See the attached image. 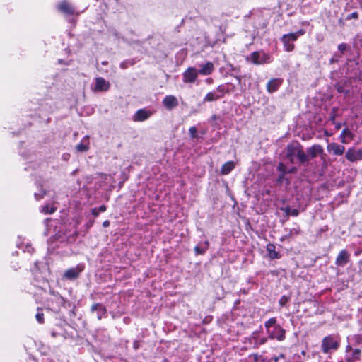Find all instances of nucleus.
<instances>
[{
  "instance_id": "nucleus-21",
  "label": "nucleus",
  "mask_w": 362,
  "mask_h": 362,
  "mask_svg": "<svg viewBox=\"0 0 362 362\" xmlns=\"http://www.w3.org/2000/svg\"><path fill=\"white\" fill-rule=\"evenodd\" d=\"M307 156H308V159L314 158L317 157L319 154L323 153V148L320 145H313L307 149Z\"/></svg>"
},
{
  "instance_id": "nucleus-20",
  "label": "nucleus",
  "mask_w": 362,
  "mask_h": 362,
  "mask_svg": "<svg viewBox=\"0 0 362 362\" xmlns=\"http://www.w3.org/2000/svg\"><path fill=\"white\" fill-rule=\"evenodd\" d=\"M354 137V134L348 128L344 129L339 136L341 142L344 144H348Z\"/></svg>"
},
{
  "instance_id": "nucleus-45",
  "label": "nucleus",
  "mask_w": 362,
  "mask_h": 362,
  "mask_svg": "<svg viewBox=\"0 0 362 362\" xmlns=\"http://www.w3.org/2000/svg\"><path fill=\"white\" fill-rule=\"evenodd\" d=\"M287 171H288V173H294L297 171V168L296 167H293Z\"/></svg>"
},
{
  "instance_id": "nucleus-23",
  "label": "nucleus",
  "mask_w": 362,
  "mask_h": 362,
  "mask_svg": "<svg viewBox=\"0 0 362 362\" xmlns=\"http://www.w3.org/2000/svg\"><path fill=\"white\" fill-rule=\"evenodd\" d=\"M233 88H234L233 86L228 84V83H225V84L219 85L215 90L218 93V94L221 97V98H223V96L226 93H229L230 92H231L233 90Z\"/></svg>"
},
{
  "instance_id": "nucleus-40",
  "label": "nucleus",
  "mask_w": 362,
  "mask_h": 362,
  "mask_svg": "<svg viewBox=\"0 0 362 362\" xmlns=\"http://www.w3.org/2000/svg\"><path fill=\"white\" fill-rule=\"evenodd\" d=\"M284 359L285 355L284 354H280L278 356H274L270 358L271 362H278L279 359Z\"/></svg>"
},
{
  "instance_id": "nucleus-43",
  "label": "nucleus",
  "mask_w": 362,
  "mask_h": 362,
  "mask_svg": "<svg viewBox=\"0 0 362 362\" xmlns=\"http://www.w3.org/2000/svg\"><path fill=\"white\" fill-rule=\"evenodd\" d=\"M347 48V45L346 43H341L338 45V49L343 53Z\"/></svg>"
},
{
  "instance_id": "nucleus-12",
  "label": "nucleus",
  "mask_w": 362,
  "mask_h": 362,
  "mask_svg": "<svg viewBox=\"0 0 362 362\" xmlns=\"http://www.w3.org/2000/svg\"><path fill=\"white\" fill-rule=\"evenodd\" d=\"M152 115V112L146 109L138 110L132 116L134 122H144Z\"/></svg>"
},
{
  "instance_id": "nucleus-37",
  "label": "nucleus",
  "mask_w": 362,
  "mask_h": 362,
  "mask_svg": "<svg viewBox=\"0 0 362 362\" xmlns=\"http://www.w3.org/2000/svg\"><path fill=\"white\" fill-rule=\"evenodd\" d=\"M197 130L195 127H191L189 129V132L190 136L192 138L197 137Z\"/></svg>"
},
{
  "instance_id": "nucleus-10",
  "label": "nucleus",
  "mask_w": 362,
  "mask_h": 362,
  "mask_svg": "<svg viewBox=\"0 0 362 362\" xmlns=\"http://www.w3.org/2000/svg\"><path fill=\"white\" fill-rule=\"evenodd\" d=\"M95 85L92 88L94 92H105L110 88V83L103 77H97L95 79Z\"/></svg>"
},
{
  "instance_id": "nucleus-11",
  "label": "nucleus",
  "mask_w": 362,
  "mask_h": 362,
  "mask_svg": "<svg viewBox=\"0 0 362 362\" xmlns=\"http://www.w3.org/2000/svg\"><path fill=\"white\" fill-rule=\"evenodd\" d=\"M90 311L92 313L97 312V318L98 320L105 318L107 316V308L103 304L99 303L93 304L90 307Z\"/></svg>"
},
{
  "instance_id": "nucleus-4",
  "label": "nucleus",
  "mask_w": 362,
  "mask_h": 362,
  "mask_svg": "<svg viewBox=\"0 0 362 362\" xmlns=\"http://www.w3.org/2000/svg\"><path fill=\"white\" fill-rule=\"evenodd\" d=\"M305 33L304 29H300L297 32L283 35L280 40L283 43L284 50L288 52H292L295 48L293 42Z\"/></svg>"
},
{
  "instance_id": "nucleus-30",
  "label": "nucleus",
  "mask_w": 362,
  "mask_h": 362,
  "mask_svg": "<svg viewBox=\"0 0 362 362\" xmlns=\"http://www.w3.org/2000/svg\"><path fill=\"white\" fill-rule=\"evenodd\" d=\"M347 341H351L354 346H359L362 344V334H355L351 336H349L346 338Z\"/></svg>"
},
{
  "instance_id": "nucleus-34",
  "label": "nucleus",
  "mask_w": 362,
  "mask_h": 362,
  "mask_svg": "<svg viewBox=\"0 0 362 362\" xmlns=\"http://www.w3.org/2000/svg\"><path fill=\"white\" fill-rule=\"evenodd\" d=\"M135 62L134 59H128L122 62L119 66L120 68L124 69L128 68L129 66H133Z\"/></svg>"
},
{
  "instance_id": "nucleus-13",
  "label": "nucleus",
  "mask_w": 362,
  "mask_h": 362,
  "mask_svg": "<svg viewBox=\"0 0 362 362\" xmlns=\"http://www.w3.org/2000/svg\"><path fill=\"white\" fill-rule=\"evenodd\" d=\"M327 148L329 153L334 156H342L345 152L344 146L334 142L329 144Z\"/></svg>"
},
{
  "instance_id": "nucleus-6",
  "label": "nucleus",
  "mask_w": 362,
  "mask_h": 362,
  "mask_svg": "<svg viewBox=\"0 0 362 362\" xmlns=\"http://www.w3.org/2000/svg\"><path fill=\"white\" fill-rule=\"evenodd\" d=\"M259 331H254L252 334L245 339V343L249 344L250 348L258 349L260 346L265 344L268 338L267 337H260Z\"/></svg>"
},
{
  "instance_id": "nucleus-22",
  "label": "nucleus",
  "mask_w": 362,
  "mask_h": 362,
  "mask_svg": "<svg viewBox=\"0 0 362 362\" xmlns=\"http://www.w3.org/2000/svg\"><path fill=\"white\" fill-rule=\"evenodd\" d=\"M200 69L198 70V72L201 75H209L214 70V66L212 62H208L206 64H201Z\"/></svg>"
},
{
  "instance_id": "nucleus-31",
  "label": "nucleus",
  "mask_w": 362,
  "mask_h": 362,
  "mask_svg": "<svg viewBox=\"0 0 362 362\" xmlns=\"http://www.w3.org/2000/svg\"><path fill=\"white\" fill-rule=\"evenodd\" d=\"M57 210V207L54 206V204H46L44 206L41 207L40 211L45 214H51L55 212Z\"/></svg>"
},
{
  "instance_id": "nucleus-2",
  "label": "nucleus",
  "mask_w": 362,
  "mask_h": 362,
  "mask_svg": "<svg viewBox=\"0 0 362 362\" xmlns=\"http://www.w3.org/2000/svg\"><path fill=\"white\" fill-rule=\"evenodd\" d=\"M268 339L282 341L286 339V330L277 323L276 317H271L264 322Z\"/></svg>"
},
{
  "instance_id": "nucleus-35",
  "label": "nucleus",
  "mask_w": 362,
  "mask_h": 362,
  "mask_svg": "<svg viewBox=\"0 0 362 362\" xmlns=\"http://www.w3.org/2000/svg\"><path fill=\"white\" fill-rule=\"evenodd\" d=\"M36 320L40 324L44 323V314L41 308H37V312L35 315Z\"/></svg>"
},
{
  "instance_id": "nucleus-3",
  "label": "nucleus",
  "mask_w": 362,
  "mask_h": 362,
  "mask_svg": "<svg viewBox=\"0 0 362 362\" xmlns=\"http://www.w3.org/2000/svg\"><path fill=\"white\" fill-rule=\"evenodd\" d=\"M341 338L339 334H329L325 337L321 343V350L324 354H331L340 347Z\"/></svg>"
},
{
  "instance_id": "nucleus-41",
  "label": "nucleus",
  "mask_w": 362,
  "mask_h": 362,
  "mask_svg": "<svg viewBox=\"0 0 362 362\" xmlns=\"http://www.w3.org/2000/svg\"><path fill=\"white\" fill-rule=\"evenodd\" d=\"M351 341H348V344L346 346V348H345V354L349 353L350 351H351L353 349H354V348H353V343L351 344Z\"/></svg>"
},
{
  "instance_id": "nucleus-15",
  "label": "nucleus",
  "mask_w": 362,
  "mask_h": 362,
  "mask_svg": "<svg viewBox=\"0 0 362 362\" xmlns=\"http://www.w3.org/2000/svg\"><path fill=\"white\" fill-rule=\"evenodd\" d=\"M350 255L346 250L339 252L335 261V264L338 267L345 266L349 261Z\"/></svg>"
},
{
  "instance_id": "nucleus-36",
  "label": "nucleus",
  "mask_w": 362,
  "mask_h": 362,
  "mask_svg": "<svg viewBox=\"0 0 362 362\" xmlns=\"http://www.w3.org/2000/svg\"><path fill=\"white\" fill-rule=\"evenodd\" d=\"M290 296H282L279 300V304L281 307H284L286 305V303L290 300Z\"/></svg>"
},
{
  "instance_id": "nucleus-49",
  "label": "nucleus",
  "mask_w": 362,
  "mask_h": 362,
  "mask_svg": "<svg viewBox=\"0 0 362 362\" xmlns=\"http://www.w3.org/2000/svg\"><path fill=\"white\" fill-rule=\"evenodd\" d=\"M51 335H52V337H57V332H52L51 333Z\"/></svg>"
},
{
  "instance_id": "nucleus-14",
  "label": "nucleus",
  "mask_w": 362,
  "mask_h": 362,
  "mask_svg": "<svg viewBox=\"0 0 362 362\" xmlns=\"http://www.w3.org/2000/svg\"><path fill=\"white\" fill-rule=\"evenodd\" d=\"M277 170L280 173L276 179V182L278 183H282L285 181L286 185H289L290 180L288 178L286 177V175L288 173L286 165L283 163L280 162L277 166Z\"/></svg>"
},
{
  "instance_id": "nucleus-1",
  "label": "nucleus",
  "mask_w": 362,
  "mask_h": 362,
  "mask_svg": "<svg viewBox=\"0 0 362 362\" xmlns=\"http://www.w3.org/2000/svg\"><path fill=\"white\" fill-rule=\"evenodd\" d=\"M286 158L291 163H294L295 159L298 158L300 164L308 161V156L304 152L303 146L298 142H293L286 146Z\"/></svg>"
},
{
  "instance_id": "nucleus-18",
  "label": "nucleus",
  "mask_w": 362,
  "mask_h": 362,
  "mask_svg": "<svg viewBox=\"0 0 362 362\" xmlns=\"http://www.w3.org/2000/svg\"><path fill=\"white\" fill-rule=\"evenodd\" d=\"M163 105L169 110H173L178 105V100L174 95H167L163 100Z\"/></svg>"
},
{
  "instance_id": "nucleus-48",
  "label": "nucleus",
  "mask_w": 362,
  "mask_h": 362,
  "mask_svg": "<svg viewBox=\"0 0 362 362\" xmlns=\"http://www.w3.org/2000/svg\"><path fill=\"white\" fill-rule=\"evenodd\" d=\"M33 250H34V249L31 246L28 247V251L29 252H33Z\"/></svg>"
},
{
  "instance_id": "nucleus-19",
  "label": "nucleus",
  "mask_w": 362,
  "mask_h": 362,
  "mask_svg": "<svg viewBox=\"0 0 362 362\" xmlns=\"http://www.w3.org/2000/svg\"><path fill=\"white\" fill-rule=\"evenodd\" d=\"M58 9L66 15H74L75 13V9L66 1H63L59 3L58 5Z\"/></svg>"
},
{
  "instance_id": "nucleus-32",
  "label": "nucleus",
  "mask_w": 362,
  "mask_h": 362,
  "mask_svg": "<svg viewBox=\"0 0 362 362\" xmlns=\"http://www.w3.org/2000/svg\"><path fill=\"white\" fill-rule=\"evenodd\" d=\"M106 211V206L105 205H101L99 207H95L92 209L91 213L94 216H98L99 213L104 212Z\"/></svg>"
},
{
  "instance_id": "nucleus-29",
  "label": "nucleus",
  "mask_w": 362,
  "mask_h": 362,
  "mask_svg": "<svg viewBox=\"0 0 362 362\" xmlns=\"http://www.w3.org/2000/svg\"><path fill=\"white\" fill-rule=\"evenodd\" d=\"M221 99V97L218 95V93L214 90L211 92H209L203 99V102H213Z\"/></svg>"
},
{
  "instance_id": "nucleus-51",
  "label": "nucleus",
  "mask_w": 362,
  "mask_h": 362,
  "mask_svg": "<svg viewBox=\"0 0 362 362\" xmlns=\"http://www.w3.org/2000/svg\"><path fill=\"white\" fill-rule=\"evenodd\" d=\"M207 81H208L209 82H211L212 80H211V79H207Z\"/></svg>"
},
{
  "instance_id": "nucleus-42",
  "label": "nucleus",
  "mask_w": 362,
  "mask_h": 362,
  "mask_svg": "<svg viewBox=\"0 0 362 362\" xmlns=\"http://www.w3.org/2000/svg\"><path fill=\"white\" fill-rule=\"evenodd\" d=\"M358 18V14L357 12H353L350 14H349L347 16H346V19L347 20H351V19H357Z\"/></svg>"
},
{
  "instance_id": "nucleus-39",
  "label": "nucleus",
  "mask_w": 362,
  "mask_h": 362,
  "mask_svg": "<svg viewBox=\"0 0 362 362\" xmlns=\"http://www.w3.org/2000/svg\"><path fill=\"white\" fill-rule=\"evenodd\" d=\"M335 88L339 93H349V90L346 91L343 85H341L339 83L336 84Z\"/></svg>"
},
{
  "instance_id": "nucleus-33",
  "label": "nucleus",
  "mask_w": 362,
  "mask_h": 362,
  "mask_svg": "<svg viewBox=\"0 0 362 362\" xmlns=\"http://www.w3.org/2000/svg\"><path fill=\"white\" fill-rule=\"evenodd\" d=\"M286 215H291L292 216H297L299 214V211L296 209H291L290 207H286L284 209Z\"/></svg>"
},
{
  "instance_id": "nucleus-28",
  "label": "nucleus",
  "mask_w": 362,
  "mask_h": 362,
  "mask_svg": "<svg viewBox=\"0 0 362 362\" xmlns=\"http://www.w3.org/2000/svg\"><path fill=\"white\" fill-rule=\"evenodd\" d=\"M235 168V163L233 161H228L225 163L221 169V173L222 175L229 174Z\"/></svg>"
},
{
  "instance_id": "nucleus-8",
  "label": "nucleus",
  "mask_w": 362,
  "mask_h": 362,
  "mask_svg": "<svg viewBox=\"0 0 362 362\" xmlns=\"http://www.w3.org/2000/svg\"><path fill=\"white\" fill-rule=\"evenodd\" d=\"M198 74L199 72L197 69H196L194 67H189L183 73L182 81L185 83H194L197 78Z\"/></svg>"
},
{
  "instance_id": "nucleus-38",
  "label": "nucleus",
  "mask_w": 362,
  "mask_h": 362,
  "mask_svg": "<svg viewBox=\"0 0 362 362\" xmlns=\"http://www.w3.org/2000/svg\"><path fill=\"white\" fill-rule=\"evenodd\" d=\"M46 191L42 190L40 193H35L34 196L36 200H40L44 197V196L46 194Z\"/></svg>"
},
{
  "instance_id": "nucleus-27",
  "label": "nucleus",
  "mask_w": 362,
  "mask_h": 362,
  "mask_svg": "<svg viewBox=\"0 0 362 362\" xmlns=\"http://www.w3.org/2000/svg\"><path fill=\"white\" fill-rule=\"evenodd\" d=\"M301 233L299 226L295 223V226L289 230V233L281 238V241L288 240L292 236H297Z\"/></svg>"
},
{
  "instance_id": "nucleus-50",
  "label": "nucleus",
  "mask_w": 362,
  "mask_h": 362,
  "mask_svg": "<svg viewBox=\"0 0 362 362\" xmlns=\"http://www.w3.org/2000/svg\"><path fill=\"white\" fill-rule=\"evenodd\" d=\"M337 128H338V129L340 128V124L337 125Z\"/></svg>"
},
{
  "instance_id": "nucleus-16",
  "label": "nucleus",
  "mask_w": 362,
  "mask_h": 362,
  "mask_svg": "<svg viewBox=\"0 0 362 362\" xmlns=\"http://www.w3.org/2000/svg\"><path fill=\"white\" fill-rule=\"evenodd\" d=\"M283 81V79L279 78L269 80L267 84V90L271 93L276 92L282 85Z\"/></svg>"
},
{
  "instance_id": "nucleus-7",
  "label": "nucleus",
  "mask_w": 362,
  "mask_h": 362,
  "mask_svg": "<svg viewBox=\"0 0 362 362\" xmlns=\"http://www.w3.org/2000/svg\"><path fill=\"white\" fill-rule=\"evenodd\" d=\"M85 265L83 263L78 264L75 267L67 269L63 274V277L67 280L73 281L77 279L81 273L84 270Z\"/></svg>"
},
{
  "instance_id": "nucleus-5",
  "label": "nucleus",
  "mask_w": 362,
  "mask_h": 362,
  "mask_svg": "<svg viewBox=\"0 0 362 362\" xmlns=\"http://www.w3.org/2000/svg\"><path fill=\"white\" fill-rule=\"evenodd\" d=\"M247 62H250L254 64L259 65L263 64H269L272 62V57L263 51H255L252 52L245 58Z\"/></svg>"
},
{
  "instance_id": "nucleus-26",
  "label": "nucleus",
  "mask_w": 362,
  "mask_h": 362,
  "mask_svg": "<svg viewBox=\"0 0 362 362\" xmlns=\"http://www.w3.org/2000/svg\"><path fill=\"white\" fill-rule=\"evenodd\" d=\"M266 248L269 258L274 259H279L281 257L280 254L276 251V246L274 244L269 243Z\"/></svg>"
},
{
  "instance_id": "nucleus-24",
  "label": "nucleus",
  "mask_w": 362,
  "mask_h": 362,
  "mask_svg": "<svg viewBox=\"0 0 362 362\" xmlns=\"http://www.w3.org/2000/svg\"><path fill=\"white\" fill-rule=\"evenodd\" d=\"M209 243L208 240L199 243L194 247L196 255H204L209 249Z\"/></svg>"
},
{
  "instance_id": "nucleus-44",
  "label": "nucleus",
  "mask_w": 362,
  "mask_h": 362,
  "mask_svg": "<svg viewBox=\"0 0 362 362\" xmlns=\"http://www.w3.org/2000/svg\"><path fill=\"white\" fill-rule=\"evenodd\" d=\"M141 346V344H140V341H134V343H133V347L135 350H137L138 349H139Z\"/></svg>"
},
{
  "instance_id": "nucleus-9",
  "label": "nucleus",
  "mask_w": 362,
  "mask_h": 362,
  "mask_svg": "<svg viewBox=\"0 0 362 362\" xmlns=\"http://www.w3.org/2000/svg\"><path fill=\"white\" fill-rule=\"evenodd\" d=\"M346 158L352 163L362 160V149L349 148L345 153Z\"/></svg>"
},
{
  "instance_id": "nucleus-25",
  "label": "nucleus",
  "mask_w": 362,
  "mask_h": 362,
  "mask_svg": "<svg viewBox=\"0 0 362 362\" xmlns=\"http://www.w3.org/2000/svg\"><path fill=\"white\" fill-rule=\"evenodd\" d=\"M89 148V136H85L80 144H77L76 149L78 152H86Z\"/></svg>"
},
{
  "instance_id": "nucleus-17",
  "label": "nucleus",
  "mask_w": 362,
  "mask_h": 362,
  "mask_svg": "<svg viewBox=\"0 0 362 362\" xmlns=\"http://www.w3.org/2000/svg\"><path fill=\"white\" fill-rule=\"evenodd\" d=\"M361 357V351L358 348H354L351 351L345 354L344 359L346 362H356L359 361Z\"/></svg>"
},
{
  "instance_id": "nucleus-47",
  "label": "nucleus",
  "mask_w": 362,
  "mask_h": 362,
  "mask_svg": "<svg viewBox=\"0 0 362 362\" xmlns=\"http://www.w3.org/2000/svg\"><path fill=\"white\" fill-rule=\"evenodd\" d=\"M260 356H259L257 354H254L255 361L256 362H259V358Z\"/></svg>"
},
{
  "instance_id": "nucleus-46",
  "label": "nucleus",
  "mask_w": 362,
  "mask_h": 362,
  "mask_svg": "<svg viewBox=\"0 0 362 362\" xmlns=\"http://www.w3.org/2000/svg\"><path fill=\"white\" fill-rule=\"evenodd\" d=\"M110 223L108 220H106L103 223V227H108L110 226Z\"/></svg>"
}]
</instances>
